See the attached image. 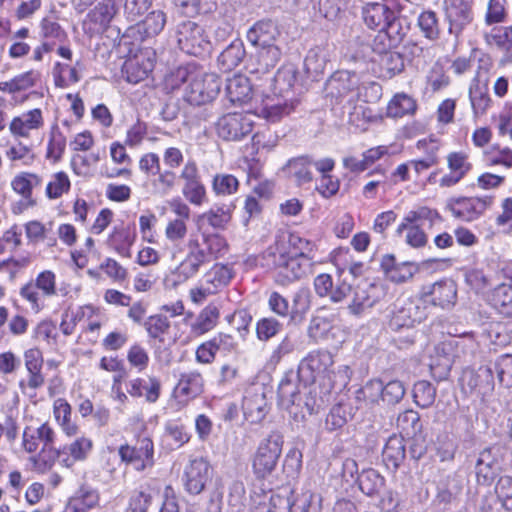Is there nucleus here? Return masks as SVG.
Instances as JSON below:
<instances>
[{"label": "nucleus", "instance_id": "7", "mask_svg": "<svg viewBox=\"0 0 512 512\" xmlns=\"http://www.w3.org/2000/svg\"><path fill=\"white\" fill-rule=\"evenodd\" d=\"M253 121L241 113H228L216 122V132L226 141H239L252 133Z\"/></svg>", "mask_w": 512, "mask_h": 512}, {"label": "nucleus", "instance_id": "59", "mask_svg": "<svg viewBox=\"0 0 512 512\" xmlns=\"http://www.w3.org/2000/svg\"><path fill=\"white\" fill-rule=\"evenodd\" d=\"M326 65V59L319 49H311L308 51L304 66L306 72L312 75H318L323 72Z\"/></svg>", "mask_w": 512, "mask_h": 512}, {"label": "nucleus", "instance_id": "54", "mask_svg": "<svg viewBox=\"0 0 512 512\" xmlns=\"http://www.w3.org/2000/svg\"><path fill=\"white\" fill-rule=\"evenodd\" d=\"M493 495L499 498L505 510L512 511V477H500Z\"/></svg>", "mask_w": 512, "mask_h": 512}, {"label": "nucleus", "instance_id": "52", "mask_svg": "<svg viewBox=\"0 0 512 512\" xmlns=\"http://www.w3.org/2000/svg\"><path fill=\"white\" fill-rule=\"evenodd\" d=\"M182 194L191 204L199 206L205 201L206 189L200 179L184 183Z\"/></svg>", "mask_w": 512, "mask_h": 512}, {"label": "nucleus", "instance_id": "21", "mask_svg": "<svg viewBox=\"0 0 512 512\" xmlns=\"http://www.w3.org/2000/svg\"><path fill=\"white\" fill-rule=\"evenodd\" d=\"M396 10L382 2L367 3L362 8L364 23L371 29L384 28Z\"/></svg>", "mask_w": 512, "mask_h": 512}, {"label": "nucleus", "instance_id": "47", "mask_svg": "<svg viewBox=\"0 0 512 512\" xmlns=\"http://www.w3.org/2000/svg\"><path fill=\"white\" fill-rule=\"evenodd\" d=\"M470 101L475 114H484L490 105L491 99L488 95L487 86L475 85L469 90Z\"/></svg>", "mask_w": 512, "mask_h": 512}, {"label": "nucleus", "instance_id": "11", "mask_svg": "<svg viewBox=\"0 0 512 512\" xmlns=\"http://www.w3.org/2000/svg\"><path fill=\"white\" fill-rule=\"evenodd\" d=\"M460 385L465 394L476 392L485 396L494 389L493 370L489 366H481L477 370L466 369L460 378Z\"/></svg>", "mask_w": 512, "mask_h": 512}, {"label": "nucleus", "instance_id": "38", "mask_svg": "<svg viewBox=\"0 0 512 512\" xmlns=\"http://www.w3.org/2000/svg\"><path fill=\"white\" fill-rule=\"evenodd\" d=\"M380 67L385 77L392 78L404 70L403 56L396 51L381 54Z\"/></svg>", "mask_w": 512, "mask_h": 512}, {"label": "nucleus", "instance_id": "39", "mask_svg": "<svg viewBox=\"0 0 512 512\" xmlns=\"http://www.w3.org/2000/svg\"><path fill=\"white\" fill-rule=\"evenodd\" d=\"M416 101L407 94H397L388 105V114L393 117H402L416 111Z\"/></svg>", "mask_w": 512, "mask_h": 512}, {"label": "nucleus", "instance_id": "14", "mask_svg": "<svg viewBox=\"0 0 512 512\" xmlns=\"http://www.w3.org/2000/svg\"><path fill=\"white\" fill-rule=\"evenodd\" d=\"M279 37L280 31L270 19L257 21L248 29L246 34L248 42L256 48L277 44Z\"/></svg>", "mask_w": 512, "mask_h": 512}, {"label": "nucleus", "instance_id": "27", "mask_svg": "<svg viewBox=\"0 0 512 512\" xmlns=\"http://www.w3.org/2000/svg\"><path fill=\"white\" fill-rule=\"evenodd\" d=\"M226 94L233 104L247 103L252 98V87L249 79L242 75L228 79Z\"/></svg>", "mask_w": 512, "mask_h": 512}, {"label": "nucleus", "instance_id": "44", "mask_svg": "<svg viewBox=\"0 0 512 512\" xmlns=\"http://www.w3.org/2000/svg\"><path fill=\"white\" fill-rule=\"evenodd\" d=\"M302 394H304V398L302 397L301 405L303 404V408L310 415L316 413L325 403L324 398L318 396L315 383L305 382L302 385Z\"/></svg>", "mask_w": 512, "mask_h": 512}, {"label": "nucleus", "instance_id": "63", "mask_svg": "<svg viewBox=\"0 0 512 512\" xmlns=\"http://www.w3.org/2000/svg\"><path fill=\"white\" fill-rule=\"evenodd\" d=\"M348 292H353V298L349 304V309L354 314H359L366 308L372 307L375 302L374 299H371L368 290H348Z\"/></svg>", "mask_w": 512, "mask_h": 512}, {"label": "nucleus", "instance_id": "42", "mask_svg": "<svg viewBox=\"0 0 512 512\" xmlns=\"http://www.w3.org/2000/svg\"><path fill=\"white\" fill-rule=\"evenodd\" d=\"M156 174L158 176L152 181L153 194L167 196L175 188L178 177L172 170L159 171Z\"/></svg>", "mask_w": 512, "mask_h": 512}, {"label": "nucleus", "instance_id": "3", "mask_svg": "<svg viewBox=\"0 0 512 512\" xmlns=\"http://www.w3.org/2000/svg\"><path fill=\"white\" fill-rule=\"evenodd\" d=\"M283 442V436L277 431H272L260 442L252 463L257 478H265L275 470L282 453Z\"/></svg>", "mask_w": 512, "mask_h": 512}, {"label": "nucleus", "instance_id": "29", "mask_svg": "<svg viewBox=\"0 0 512 512\" xmlns=\"http://www.w3.org/2000/svg\"><path fill=\"white\" fill-rule=\"evenodd\" d=\"M33 432L36 433L37 439L43 443L42 451L38 455L36 463H42L45 468H50L54 462V450H52L51 445L53 443L55 433L47 423L42 424L37 429H33Z\"/></svg>", "mask_w": 512, "mask_h": 512}, {"label": "nucleus", "instance_id": "26", "mask_svg": "<svg viewBox=\"0 0 512 512\" xmlns=\"http://www.w3.org/2000/svg\"><path fill=\"white\" fill-rule=\"evenodd\" d=\"M104 297L105 300L111 304L120 306L131 305L129 309V317L136 322H140L146 312L145 305L141 300H135L132 296L126 295L119 290H106Z\"/></svg>", "mask_w": 512, "mask_h": 512}, {"label": "nucleus", "instance_id": "35", "mask_svg": "<svg viewBox=\"0 0 512 512\" xmlns=\"http://www.w3.org/2000/svg\"><path fill=\"white\" fill-rule=\"evenodd\" d=\"M219 318V310L214 305H208L198 315L196 321L192 324V332L196 335H202L213 329Z\"/></svg>", "mask_w": 512, "mask_h": 512}, {"label": "nucleus", "instance_id": "6", "mask_svg": "<svg viewBox=\"0 0 512 512\" xmlns=\"http://www.w3.org/2000/svg\"><path fill=\"white\" fill-rule=\"evenodd\" d=\"M123 462L142 472L154 465V445L150 438H139L135 445H121L118 450Z\"/></svg>", "mask_w": 512, "mask_h": 512}, {"label": "nucleus", "instance_id": "16", "mask_svg": "<svg viewBox=\"0 0 512 512\" xmlns=\"http://www.w3.org/2000/svg\"><path fill=\"white\" fill-rule=\"evenodd\" d=\"M385 277L394 284H402L411 279L417 267L411 262L396 263L393 254H386L382 257L380 263Z\"/></svg>", "mask_w": 512, "mask_h": 512}, {"label": "nucleus", "instance_id": "8", "mask_svg": "<svg viewBox=\"0 0 512 512\" xmlns=\"http://www.w3.org/2000/svg\"><path fill=\"white\" fill-rule=\"evenodd\" d=\"M504 448L492 446L480 452L475 465L477 483L489 486L495 480L501 469Z\"/></svg>", "mask_w": 512, "mask_h": 512}, {"label": "nucleus", "instance_id": "43", "mask_svg": "<svg viewBox=\"0 0 512 512\" xmlns=\"http://www.w3.org/2000/svg\"><path fill=\"white\" fill-rule=\"evenodd\" d=\"M165 24L166 14L161 10L152 11L143 20L137 22L139 28H142L148 37L159 34Z\"/></svg>", "mask_w": 512, "mask_h": 512}, {"label": "nucleus", "instance_id": "5", "mask_svg": "<svg viewBox=\"0 0 512 512\" xmlns=\"http://www.w3.org/2000/svg\"><path fill=\"white\" fill-rule=\"evenodd\" d=\"M267 512H321V496L310 490L303 491L293 500L288 496L273 494Z\"/></svg>", "mask_w": 512, "mask_h": 512}, {"label": "nucleus", "instance_id": "46", "mask_svg": "<svg viewBox=\"0 0 512 512\" xmlns=\"http://www.w3.org/2000/svg\"><path fill=\"white\" fill-rule=\"evenodd\" d=\"M212 188L217 195H230L238 190L239 181L231 174H216L213 178Z\"/></svg>", "mask_w": 512, "mask_h": 512}, {"label": "nucleus", "instance_id": "36", "mask_svg": "<svg viewBox=\"0 0 512 512\" xmlns=\"http://www.w3.org/2000/svg\"><path fill=\"white\" fill-rule=\"evenodd\" d=\"M298 104V101L292 97L279 99L276 103L266 105L262 112L264 116L271 122H277L282 117L289 115Z\"/></svg>", "mask_w": 512, "mask_h": 512}, {"label": "nucleus", "instance_id": "28", "mask_svg": "<svg viewBox=\"0 0 512 512\" xmlns=\"http://www.w3.org/2000/svg\"><path fill=\"white\" fill-rule=\"evenodd\" d=\"M43 125L42 112L40 109H33L21 117H15L10 123L12 134L27 137L29 131L38 129Z\"/></svg>", "mask_w": 512, "mask_h": 512}, {"label": "nucleus", "instance_id": "24", "mask_svg": "<svg viewBox=\"0 0 512 512\" xmlns=\"http://www.w3.org/2000/svg\"><path fill=\"white\" fill-rule=\"evenodd\" d=\"M406 457V446L403 437L392 435L386 441L382 451V459L388 469L397 470Z\"/></svg>", "mask_w": 512, "mask_h": 512}, {"label": "nucleus", "instance_id": "37", "mask_svg": "<svg viewBox=\"0 0 512 512\" xmlns=\"http://www.w3.org/2000/svg\"><path fill=\"white\" fill-rule=\"evenodd\" d=\"M457 298V290H429L425 292L421 299L433 306H439L443 309H449L454 306Z\"/></svg>", "mask_w": 512, "mask_h": 512}, {"label": "nucleus", "instance_id": "19", "mask_svg": "<svg viewBox=\"0 0 512 512\" xmlns=\"http://www.w3.org/2000/svg\"><path fill=\"white\" fill-rule=\"evenodd\" d=\"M242 408L244 415L251 422L261 421L269 410L263 388L248 391L243 398Z\"/></svg>", "mask_w": 512, "mask_h": 512}, {"label": "nucleus", "instance_id": "51", "mask_svg": "<svg viewBox=\"0 0 512 512\" xmlns=\"http://www.w3.org/2000/svg\"><path fill=\"white\" fill-rule=\"evenodd\" d=\"M405 392L406 389L401 381H389L386 385L383 384L382 401L387 405H395L403 399Z\"/></svg>", "mask_w": 512, "mask_h": 512}, {"label": "nucleus", "instance_id": "12", "mask_svg": "<svg viewBox=\"0 0 512 512\" xmlns=\"http://www.w3.org/2000/svg\"><path fill=\"white\" fill-rule=\"evenodd\" d=\"M333 365V357L327 351H316L310 353L304 358L298 369L300 376L305 379V382L315 383L317 377L322 374L328 373L329 368Z\"/></svg>", "mask_w": 512, "mask_h": 512}, {"label": "nucleus", "instance_id": "53", "mask_svg": "<svg viewBox=\"0 0 512 512\" xmlns=\"http://www.w3.org/2000/svg\"><path fill=\"white\" fill-rule=\"evenodd\" d=\"M382 392L383 382L379 379H373L357 391V398L369 403H378L379 400H382Z\"/></svg>", "mask_w": 512, "mask_h": 512}, {"label": "nucleus", "instance_id": "58", "mask_svg": "<svg viewBox=\"0 0 512 512\" xmlns=\"http://www.w3.org/2000/svg\"><path fill=\"white\" fill-rule=\"evenodd\" d=\"M397 426L407 435L421 430L420 416L416 411L406 410L397 418Z\"/></svg>", "mask_w": 512, "mask_h": 512}, {"label": "nucleus", "instance_id": "17", "mask_svg": "<svg viewBox=\"0 0 512 512\" xmlns=\"http://www.w3.org/2000/svg\"><path fill=\"white\" fill-rule=\"evenodd\" d=\"M313 159L308 155H302L288 160L282 167L284 175L297 186H302L313 180L311 166Z\"/></svg>", "mask_w": 512, "mask_h": 512}, {"label": "nucleus", "instance_id": "34", "mask_svg": "<svg viewBox=\"0 0 512 512\" xmlns=\"http://www.w3.org/2000/svg\"><path fill=\"white\" fill-rule=\"evenodd\" d=\"M296 79L292 69H279L273 78V93L280 98L290 97Z\"/></svg>", "mask_w": 512, "mask_h": 512}, {"label": "nucleus", "instance_id": "40", "mask_svg": "<svg viewBox=\"0 0 512 512\" xmlns=\"http://www.w3.org/2000/svg\"><path fill=\"white\" fill-rule=\"evenodd\" d=\"M417 24L427 39L434 41L440 37L438 18L434 11H423L418 17Z\"/></svg>", "mask_w": 512, "mask_h": 512}, {"label": "nucleus", "instance_id": "41", "mask_svg": "<svg viewBox=\"0 0 512 512\" xmlns=\"http://www.w3.org/2000/svg\"><path fill=\"white\" fill-rule=\"evenodd\" d=\"M414 402L421 408L430 407L436 398V388L428 381L421 380L413 388Z\"/></svg>", "mask_w": 512, "mask_h": 512}, {"label": "nucleus", "instance_id": "4", "mask_svg": "<svg viewBox=\"0 0 512 512\" xmlns=\"http://www.w3.org/2000/svg\"><path fill=\"white\" fill-rule=\"evenodd\" d=\"M221 80L213 73L194 74L185 88L184 98L191 105L211 102L220 92Z\"/></svg>", "mask_w": 512, "mask_h": 512}, {"label": "nucleus", "instance_id": "33", "mask_svg": "<svg viewBox=\"0 0 512 512\" xmlns=\"http://www.w3.org/2000/svg\"><path fill=\"white\" fill-rule=\"evenodd\" d=\"M385 479L374 469L363 470L358 476V485L360 490L368 495L372 496L378 494L379 491L384 487Z\"/></svg>", "mask_w": 512, "mask_h": 512}, {"label": "nucleus", "instance_id": "9", "mask_svg": "<svg viewBox=\"0 0 512 512\" xmlns=\"http://www.w3.org/2000/svg\"><path fill=\"white\" fill-rule=\"evenodd\" d=\"M305 379L300 376V371H290L284 375L278 386V397L282 407L291 414L297 415V408L301 406L302 385Z\"/></svg>", "mask_w": 512, "mask_h": 512}, {"label": "nucleus", "instance_id": "48", "mask_svg": "<svg viewBox=\"0 0 512 512\" xmlns=\"http://www.w3.org/2000/svg\"><path fill=\"white\" fill-rule=\"evenodd\" d=\"M494 369L499 382L507 388L512 387V355L499 356L494 364Z\"/></svg>", "mask_w": 512, "mask_h": 512}, {"label": "nucleus", "instance_id": "32", "mask_svg": "<svg viewBox=\"0 0 512 512\" xmlns=\"http://www.w3.org/2000/svg\"><path fill=\"white\" fill-rule=\"evenodd\" d=\"M135 240V232L129 227H115L108 239V243L119 254L130 257V247Z\"/></svg>", "mask_w": 512, "mask_h": 512}, {"label": "nucleus", "instance_id": "13", "mask_svg": "<svg viewBox=\"0 0 512 512\" xmlns=\"http://www.w3.org/2000/svg\"><path fill=\"white\" fill-rule=\"evenodd\" d=\"M93 447L90 438L79 437L72 443L53 451V459L57 458L65 467H71L76 461L85 460Z\"/></svg>", "mask_w": 512, "mask_h": 512}, {"label": "nucleus", "instance_id": "30", "mask_svg": "<svg viewBox=\"0 0 512 512\" xmlns=\"http://www.w3.org/2000/svg\"><path fill=\"white\" fill-rule=\"evenodd\" d=\"M257 48V67L253 71L266 73L276 67L282 56L281 48L277 44Z\"/></svg>", "mask_w": 512, "mask_h": 512}, {"label": "nucleus", "instance_id": "56", "mask_svg": "<svg viewBox=\"0 0 512 512\" xmlns=\"http://www.w3.org/2000/svg\"><path fill=\"white\" fill-rule=\"evenodd\" d=\"M203 245L207 247V254L212 255L214 260L222 257L228 250L226 239L219 234L205 235Z\"/></svg>", "mask_w": 512, "mask_h": 512}, {"label": "nucleus", "instance_id": "61", "mask_svg": "<svg viewBox=\"0 0 512 512\" xmlns=\"http://www.w3.org/2000/svg\"><path fill=\"white\" fill-rule=\"evenodd\" d=\"M145 327L148 334L153 338H160L168 332L170 323L167 317L163 315L150 316L145 322Z\"/></svg>", "mask_w": 512, "mask_h": 512}, {"label": "nucleus", "instance_id": "64", "mask_svg": "<svg viewBox=\"0 0 512 512\" xmlns=\"http://www.w3.org/2000/svg\"><path fill=\"white\" fill-rule=\"evenodd\" d=\"M493 301L500 314L512 318V290H494Z\"/></svg>", "mask_w": 512, "mask_h": 512}, {"label": "nucleus", "instance_id": "50", "mask_svg": "<svg viewBox=\"0 0 512 512\" xmlns=\"http://www.w3.org/2000/svg\"><path fill=\"white\" fill-rule=\"evenodd\" d=\"M41 36L45 39H55L63 42L67 38L65 30L52 17H44L40 22Z\"/></svg>", "mask_w": 512, "mask_h": 512}, {"label": "nucleus", "instance_id": "2", "mask_svg": "<svg viewBox=\"0 0 512 512\" xmlns=\"http://www.w3.org/2000/svg\"><path fill=\"white\" fill-rule=\"evenodd\" d=\"M176 37L179 48L188 55L204 57L212 50L208 35L196 22L185 20L179 23Z\"/></svg>", "mask_w": 512, "mask_h": 512}, {"label": "nucleus", "instance_id": "23", "mask_svg": "<svg viewBox=\"0 0 512 512\" xmlns=\"http://www.w3.org/2000/svg\"><path fill=\"white\" fill-rule=\"evenodd\" d=\"M246 57L242 40H233L218 56L217 63L222 72H231L238 67Z\"/></svg>", "mask_w": 512, "mask_h": 512}, {"label": "nucleus", "instance_id": "20", "mask_svg": "<svg viewBox=\"0 0 512 512\" xmlns=\"http://www.w3.org/2000/svg\"><path fill=\"white\" fill-rule=\"evenodd\" d=\"M298 256L303 257L304 254L300 252L290 257L285 256V252L280 247L275 249L269 248L267 251V257L272 258V263L275 267L283 268V274L287 278H300L305 274V269L299 263Z\"/></svg>", "mask_w": 512, "mask_h": 512}, {"label": "nucleus", "instance_id": "22", "mask_svg": "<svg viewBox=\"0 0 512 512\" xmlns=\"http://www.w3.org/2000/svg\"><path fill=\"white\" fill-rule=\"evenodd\" d=\"M450 174L441 179V186L450 187L457 184L471 169L468 156L463 152H452L447 157Z\"/></svg>", "mask_w": 512, "mask_h": 512}, {"label": "nucleus", "instance_id": "15", "mask_svg": "<svg viewBox=\"0 0 512 512\" xmlns=\"http://www.w3.org/2000/svg\"><path fill=\"white\" fill-rule=\"evenodd\" d=\"M445 11L452 34L458 35L472 21L471 6L465 0H446Z\"/></svg>", "mask_w": 512, "mask_h": 512}, {"label": "nucleus", "instance_id": "45", "mask_svg": "<svg viewBox=\"0 0 512 512\" xmlns=\"http://www.w3.org/2000/svg\"><path fill=\"white\" fill-rule=\"evenodd\" d=\"M40 179L35 174H24L16 176L11 185L15 192L21 194L25 199L29 200V205H34V200L31 199L32 188L34 185H38Z\"/></svg>", "mask_w": 512, "mask_h": 512}, {"label": "nucleus", "instance_id": "62", "mask_svg": "<svg viewBox=\"0 0 512 512\" xmlns=\"http://www.w3.org/2000/svg\"><path fill=\"white\" fill-rule=\"evenodd\" d=\"M66 147V138L65 136L59 131V128L57 125H54L52 127L51 131V138L48 144V151L47 156L48 157H54L56 160H58Z\"/></svg>", "mask_w": 512, "mask_h": 512}, {"label": "nucleus", "instance_id": "10", "mask_svg": "<svg viewBox=\"0 0 512 512\" xmlns=\"http://www.w3.org/2000/svg\"><path fill=\"white\" fill-rule=\"evenodd\" d=\"M212 469L203 457L191 459L184 469L185 490L191 495L200 494L211 480Z\"/></svg>", "mask_w": 512, "mask_h": 512}, {"label": "nucleus", "instance_id": "18", "mask_svg": "<svg viewBox=\"0 0 512 512\" xmlns=\"http://www.w3.org/2000/svg\"><path fill=\"white\" fill-rule=\"evenodd\" d=\"M161 382L155 376L137 377L127 383V392L132 397H144L148 403L158 401L161 394Z\"/></svg>", "mask_w": 512, "mask_h": 512}, {"label": "nucleus", "instance_id": "57", "mask_svg": "<svg viewBox=\"0 0 512 512\" xmlns=\"http://www.w3.org/2000/svg\"><path fill=\"white\" fill-rule=\"evenodd\" d=\"M153 0H125L124 12L132 22H137L152 6Z\"/></svg>", "mask_w": 512, "mask_h": 512}, {"label": "nucleus", "instance_id": "55", "mask_svg": "<svg viewBox=\"0 0 512 512\" xmlns=\"http://www.w3.org/2000/svg\"><path fill=\"white\" fill-rule=\"evenodd\" d=\"M70 189V180L65 172H58L54 175V180L49 182L46 188V194L50 199L61 197Z\"/></svg>", "mask_w": 512, "mask_h": 512}, {"label": "nucleus", "instance_id": "1", "mask_svg": "<svg viewBox=\"0 0 512 512\" xmlns=\"http://www.w3.org/2000/svg\"><path fill=\"white\" fill-rule=\"evenodd\" d=\"M360 76L353 71L337 70L325 82V97L339 104L345 98L354 102L360 95Z\"/></svg>", "mask_w": 512, "mask_h": 512}, {"label": "nucleus", "instance_id": "25", "mask_svg": "<svg viewBox=\"0 0 512 512\" xmlns=\"http://www.w3.org/2000/svg\"><path fill=\"white\" fill-rule=\"evenodd\" d=\"M235 209L233 202L215 205L210 210L199 216V221L207 223L214 229L224 230L232 219V213Z\"/></svg>", "mask_w": 512, "mask_h": 512}, {"label": "nucleus", "instance_id": "49", "mask_svg": "<svg viewBox=\"0 0 512 512\" xmlns=\"http://www.w3.org/2000/svg\"><path fill=\"white\" fill-rule=\"evenodd\" d=\"M399 14L400 11H395L384 27V30L391 36L392 41L396 43L398 46L404 40L409 29L408 26L403 25V21L400 18Z\"/></svg>", "mask_w": 512, "mask_h": 512}, {"label": "nucleus", "instance_id": "31", "mask_svg": "<svg viewBox=\"0 0 512 512\" xmlns=\"http://www.w3.org/2000/svg\"><path fill=\"white\" fill-rule=\"evenodd\" d=\"M204 380L197 371L183 373L177 384V390L187 398H195L203 392Z\"/></svg>", "mask_w": 512, "mask_h": 512}, {"label": "nucleus", "instance_id": "60", "mask_svg": "<svg viewBox=\"0 0 512 512\" xmlns=\"http://www.w3.org/2000/svg\"><path fill=\"white\" fill-rule=\"evenodd\" d=\"M282 328V324L274 318H263L257 322L256 332L260 340H269Z\"/></svg>", "mask_w": 512, "mask_h": 512}]
</instances>
